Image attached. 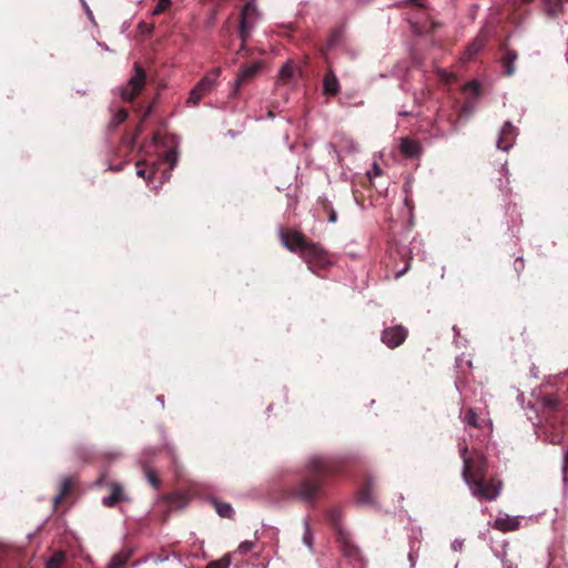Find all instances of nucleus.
Wrapping results in <instances>:
<instances>
[{"instance_id":"obj_1","label":"nucleus","mask_w":568,"mask_h":568,"mask_svg":"<svg viewBox=\"0 0 568 568\" xmlns=\"http://www.w3.org/2000/svg\"><path fill=\"white\" fill-rule=\"evenodd\" d=\"M343 463L327 456H313L305 466L304 474L293 484L285 486L283 493L287 498L314 505L325 494L328 478L339 474Z\"/></svg>"},{"instance_id":"obj_2","label":"nucleus","mask_w":568,"mask_h":568,"mask_svg":"<svg viewBox=\"0 0 568 568\" xmlns=\"http://www.w3.org/2000/svg\"><path fill=\"white\" fill-rule=\"evenodd\" d=\"M545 437L560 444L568 432V410L556 394H542L536 400Z\"/></svg>"},{"instance_id":"obj_3","label":"nucleus","mask_w":568,"mask_h":568,"mask_svg":"<svg viewBox=\"0 0 568 568\" xmlns=\"http://www.w3.org/2000/svg\"><path fill=\"white\" fill-rule=\"evenodd\" d=\"M283 245L292 253H298L312 272L326 270L333 262L329 253L318 243L308 240L303 233L293 230L281 232Z\"/></svg>"},{"instance_id":"obj_4","label":"nucleus","mask_w":568,"mask_h":568,"mask_svg":"<svg viewBox=\"0 0 568 568\" xmlns=\"http://www.w3.org/2000/svg\"><path fill=\"white\" fill-rule=\"evenodd\" d=\"M459 452L464 463L463 477L467 485L469 486L474 481L484 479L487 475L488 468L486 457L478 452L467 456L468 448L466 445L460 447Z\"/></svg>"},{"instance_id":"obj_5","label":"nucleus","mask_w":568,"mask_h":568,"mask_svg":"<svg viewBox=\"0 0 568 568\" xmlns=\"http://www.w3.org/2000/svg\"><path fill=\"white\" fill-rule=\"evenodd\" d=\"M260 18V12L253 0L246 2L240 13L239 37L242 40L241 49L245 47L246 41Z\"/></svg>"},{"instance_id":"obj_6","label":"nucleus","mask_w":568,"mask_h":568,"mask_svg":"<svg viewBox=\"0 0 568 568\" xmlns=\"http://www.w3.org/2000/svg\"><path fill=\"white\" fill-rule=\"evenodd\" d=\"M133 69L134 74L121 89V97L125 102H133L135 98L142 92L146 82V73L142 65L135 62Z\"/></svg>"},{"instance_id":"obj_7","label":"nucleus","mask_w":568,"mask_h":568,"mask_svg":"<svg viewBox=\"0 0 568 568\" xmlns=\"http://www.w3.org/2000/svg\"><path fill=\"white\" fill-rule=\"evenodd\" d=\"M469 488L475 497L491 501L499 496L501 481L495 478L487 480L486 477H484V479L470 484Z\"/></svg>"},{"instance_id":"obj_8","label":"nucleus","mask_w":568,"mask_h":568,"mask_svg":"<svg viewBox=\"0 0 568 568\" xmlns=\"http://www.w3.org/2000/svg\"><path fill=\"white\" fill-rule=\"evenodd\" d=\"M219 75L220 69L216 68L203 77L190 92L187 103H192V105L199 104V102L212 90Z\"/></svg>"},{"instance_id":"obj_9","label":"nucleus","mask_w":568,"mask_h":568,"mask_svg":"<svg viewBox=\"0 0 568 568\" xmlns=\"http://www.w3.org/2000/svg\"><path fill=\"white\" fill-rule=\"evenodd\" d=\"M408 336V329L403 325H394L383 329L381 339L390 349L400 346Z\"/></svg>"},{"instance_id":"obj_10","label":"nucleus","mask_w":568,"mask_h":568,"mask_svg":"<svg viewBox=\"0 0 568 568\" xmlns=\"http://www.w3.org/2000/svg\"><path fill=\"white\" fill-rule=\"evenodd\" d=\"M260 68L261 63L254 62L253 64L241 69L235 80L232 94L236 95L240 92L241 88L245 85L247 82H250L258 73Z\"/></svg>"},{"instance_id":"obj_11","label":"nucleus","mask_w":568,"mask_h":568,"mask_svg":"<svg viewBox=\"0 0 568 568\" xmlns=\"http://www.w3.org/2000/svg\"><path fill=\"white\" fill-rule=\"evenodd\" d=\"M516 136L517 128L509 121L505 122L499 133L497 148L503 151H508L513 146Z\"/></svg>"},{"instance_id":"obj_12","label":"nucleus","mask_w":568,"mask_h":568,"mask_svg":"<svg viewBox=\"0 0 568 568\" xmlns=\"http://www.w3.org/2000/svg\"><path fill=\"white\" fill-rule=\"evenodd\" d=\"M109 488L110 495L102 499L103 506L113 507L125 499L123 487L121 484L112 481L109 484Z\"/></svg>"},{"instance_id":"obj_13","label":"nucleus","mask_w":568,"mask_h":568,"mask_svg":"<svg viewBox=\"0 0 568 568\" xmlns=\"http://www.w3.org/2000/svg\"><path fill=\"white\" fill-rule=\"evenodd\" d=\"M339 81L332 69H328L323 79V92L326 95L335 97L339 92Z\"/></svg>"},{"instance_id":"obj_14","label":"nucleus","mask_w":568,"mask_h":568,"mask_svg":"<svg viewBox=\"0 0 568 568\" xmlns=\"http://www.w3.org/2000/svg\"><path fill=\"white\" fill-rule=\"evenodd\" d=\"M399 151L406 158L414 159L420 155L422 148L416 140L403 138L399 143Z\"/></svg>"},{"instance_id":"obj_15","label":"nucleus","mask_w":568,"mask_h":568,"mask_svg":"<svg viewBox=\"0 0 568 568\" xmlns=\"http://www.w3.org/2000/svg\"><path fill=\"white\" fill-rule=\"evenodd\" d=\"M520 521L517 517H510L508 515L497 517L494 521L493 527L499 531L508 532L515 531L519 528Z\"/></svg>"},{"instance_id":"obj_16","label":"nucleus","mask_w":568,"mask_h":568,"mask_svg":"<svg viewBox=\"0 0 568 568\" xmlns=\"http://www.w3.org/2000/svg\"><path fill=\"white\" fill-rule=\"evenodd\" d=\"M374 481L371 477L366 478L363 487L358 491V503L365 504V505H373L375 504V495H374Z\"/></svg>"},{"instance_id":"obj_17","label":"nucleus","mask_w":568,"mask_h":568,"mask_svg":"<svg viewBox=\"0 0 568 568\" xmlns=\"http://www.w3.org/2000/svg\"><path fill=\"white\" fill-rule=\"evenodd\" d=\"M336 539L345 556L353 557L357 555V548L352 544L349 535L346 531L342 530L341 528H337Z\"/></svg>"},{"instance_id":"obj_18","label":"nucleus","mask_w":568,"mask_h":568,"mask_svg":"<svg viewBox=\"0 0 568 568\" xmlns=\"http://www.w3.org/2000/svg\"><path fill=\"white\" fill-rule=\"evenodd\" d=\"M518 54L515 50L504 48V53L501 55L500 62L504 68V74L510 77L515 73V61L517 60Z\"/></svg>"},{"instance_id":"obj_19","label":"nucleus","mask_w":568,"mask_h":568,"mask_svg":"<svg viewBox=\"0 0 568 568\" xmlns=\"http://www.w3.org/2000/svg\"><path fill=\"white\" fill-rule=\"evenodd\" d=\"M132 552L130 550H121L118 554L113 555L106 568H122L126 565L129 559L131 558Z\"/></svg>"},{"instance_id":"obj_20","label":"nucleus","mask_w":568,"mask_h":568,"mask_svg":"<svg viewBox=\"0 0 568 568\" xmlns=\"http://www.w3.org/2000/svg\"><path fill=\"white\" fill-rule=\"evenodd\" d=\"M568 0H544L545 10L549 17H557L562 13L564 3Z\"/></svg>"},{"instance_id":"obj_21","label":"nucleus","mask_w":568,"mask_h":568,"mask_svg":"<svg viewBox=\"0 0 568 568\" xmlns=\"http://www.w3.org/2000/svg\"><path fill=\"white\" fill-rule=\"evenodd\" d=\"M295 67L293 65V63L286 62L280 70L278 82H281L282 84L288 83L293 79Z\"/></svg>"},{"instance_id":"obj_22","label":"nucleus","mask_w":568,"mask_h":568,"mask_svg":"<svg viewBox=\"0 0 568 568\" xmlns=\"http://www.w3.org/2000/svg\"><path fill=\"white\" fill-rule=\"evenodd\" d=\"M214 508L216 513L224 518H231L234 514L232 506L224 501L214 500Z\"/></svg>"},{"instance_id":"obj_23","label":"nucleus","mask_w":568,"mask_h":568,"mask_svg":"<svg viewBox=\"0 0 568 568\" xmlns=\"http://www.w3.org/2000/svg\"><path fill=\"white\" fill-rule=\"evenodd\" d=\"M165 500L168 501L169 507L172 509H180L186 504L185 498L180 494L166 496Z\"/></svg>"},{"instance_id":"obj_24","label":"nucleus","mask_w":568,"mask_h":568,"mask_svg":"<svg viewBox=\"0 0 568 568\" xmlns=\"http://www.w3.org/2000/svg\"><path fill=\"white\" fill-rule=\"evenodd\" d=\"M65 559L63 551H55L47 561V568H60Z\"/></svg>"},{"instance_id":"obj_25","label":"nucleus","mask_w":568,"mask_h":568,"mask_svg":"<svg viewBox=\"0 0 568 568\" xmlns=\"http://www.w3.org/2000/svg\"><path fill=\"white\" fill-rule=\"evenodd\" d=\"M128 115H129V113L125 109H119L112 116L110 126L112 129L119 126L121 123H123L128 119Z\"/></svg>"},{"instance_id":"obj_26","label":"nucleus","mask_w":568,"mask_h":568,"mask_svg":"<svg viewBox=\"0 0 568 568\" xmlns=\"http://www.w3.org/2000/svg\"><path fill=\"white\" fill-rule=\"evenodd\" d=\"M439 27L438 22L432 21L428 26L426 24H414V32L418 34L433 33Z\"/></svg>"},{"instance_id":"obj_27","label":"nucleus","mask_w":568,"mask_h":568,"mask_svg":"<svg viewBox=\"0 0 568 568\" xmlns=\"http://www.w3.org/2000/svg\"><path fill=\"white\" fill-rule=\"evenodd\" d=\"M144 471H145V476H146V479H148L149 484L152 487H154L155 489H159L160 486H161V479L159 478L156 473L153 469L149 468V467H145Z\"/></svg>"},{"instance_id":"obj_28","label":"nucleus","mask_w":568,"mask_h":568,"mask_svg":"<svg viewBox=\"0 0 568 568\" xmlns=\"http://www.w3.org/2000/svg\"><path fill=\"white\" fill-rule=\"evenodd\" d=\"M464 420H465V423H467L468 425H470L475 428L480 427V425L478 423V415L473 408H469L466 410Z\"/></svg>"},{"instance_id":"obj_29","label":"nucleus","mask_w":568,"mask_h":568,"mask_svg":"<svg viewBox=\"0 0 568 568\" xmlns=\"http://www.w3.org/2000/svg\"><path fill=\"white\" fill-rule=\"evenodd\" d=\"M484 47V41L479 38L475 39L471 44L467 48V54L469 58L476 55Z\"/></svg>"},{"instance_id":"obj_30","label":"nucleus","mask_w":568,"mask_h":568,"mask_svg":"<svg viewBox=\"0 0 568 568\" xmlns=\"http://www.w3.org/2000/svg\"><path fill=\"white\" fill-rule=\"evenodd\" d=\"M231 565L230 555L223 557L220 560L211 561L206 568H229Z\"/></svg>"},{"instance_id":"obj_31","label":"nucleus","mask_w":568,"mask_h":568,"mask_svg":"<svg viewBox=\"0 0 568 568\" xmlns=\"http://www.w3.org/2000/svg\"><path fill=\"white\" fill-rule=\"evenodd\" d=\"M254 547H255V542L254 541L245 540V541H242L239 545V547H237L235 552H237L240 555H245V554L252 551Z\"/></svg>"},{"instance_id":"obj_32","label":"nucleus","mask_w":568,"mask_h":568,"mask_svg":"<svg viewBox=\"0 0 568 568\" xmlns=\"http://www.w3.org/2000/svg\"><path fill=\"white\" fill-rule=\"evenodd\" d=\"M171 6V0H159L156 7L153 10V14L158 16L166 11Z\"/></svg>"},{"instance_id":"obj_33","label":"nucleus","mask_w":568,"mask_h":568,"mask_svg":"<svg viewBox=\"0 0 568 568\" xmlns=\"http://www.w3.org/2000/svg\"><path fill=\"white\" fill-rule=\"evenodd\" d=\"M342 38V33L339 30H333L331 33H329V37H328V41H327V45L328 48H334L341 40Z\"/></svg>"},{"instance_id":"obj_34","label":"nucleus","mask_w":568,"mask_h":568,"mask_svg":"<svg viewBox=\"0 0 568 568\" xmlns=\"http://www.w3.org/2000/svg\"><path fill=\"white\" fill-rule=\"evenodd\" d=\"M72 483L69 478H64L60 485V494L68 495L71 490Z\"/></svg>"},{"instance_id":"obj_35","label":"nucleus","mask_w":568,"mask_h":568,"mask_svg":"<svg viewBox=\"0 0 568 568\" xmlns=\"http://www.w3.org/2000/svg\"><path fill=\"white\" fill-rule=\"evenodd\" d=\"M304 526H305V532H304V537H303V541L305 545H307L308 547L312 546V534H311V529H310V525L307 521L304 523Z\"/></svg>"},{"instance_id":"obj_36","label":"nucleus","mask_w":568,"mask_h":568,"mask_svg":"<svg viewBox=\"0 0 568 568\" xmlns=\"http://www.w3.org/2000/svg\"><path fill=\"white\" fill-rule=\"evenodd\" d=\"M514 268H515V271H516L518 274H519L520 272H523V271H524V268H525V262H524V260H523L521 257H518V258H516V260H515V262H514Z\"/></svg>"},{"instance_id":"obj_37","label":"nucleus","mask_w":568,"mask_h":568,"mask_svg":"<svg viewBox=\"0 0 568 568\" xmlns=\"http://www.w3.org/2000/svg\"><path fill=\"white\" fill-rule=\"evenodd\" d=\"M409 267H410V263H409V261H407V262H406V264H405V266H404V268H402V270H399V271H397V272H396V274H395V278H399V277H402L405 273H407V271L409 270Z\"/></svg>"},{"instance_id":"obj_38","label":"nucleus","mask_w":568,"mask_h":568,"mask_svg":"<svg viewBox=\"0 0 568 568\" xmlns=\"http://www.w3.org/2000/svg\"><path fill=\"white\" fill-rule=\"evenodd\" d=\"M337 221V213L333 207H329L328 210V222L335 223Z\"/></svg>"},{"instance_id":"obj_39","label":"nucleus","mask_w":568,"mask_h":568,"mask_svg":"<svg viewBox=\"0 0 568 568\" xmlns=\"http://www.w3.org/2000/svg\"><path fill=\"white\" fill-rule=\"evenodd\" d=\"M404 4L405 6H415V7H419V8L424 7L422 0H405Z\"/></svg>"},{"instance_id":"obj_40","label":"nucleus","mask_w":568,"mask_h":568,"mask_svg":"<svg viewBox=\"0 0 568 568\" xmlns=\"http://www.w3.org/2000/svg\"><path fill=\"white\" fill-rule=\"evenodd\" d=\"M65 495L63 494H58L54 499H53V504H54V507L57 508L61 503L62 500L64 499Z\"/></svg>"},{"instance_id":"obj_41","label":"nucleus","mask_w":568,"mask_h":568,"mask_svg":"<svg viewBox=\"0 0 568 568\" xmlns=\"http://www.w3.org/2000/svg\"><path fill=\"white\" fill-rule=\"evenodd\" d=\"M151 112H152V104H150L148 106V109L145 110L142 121H144L151 114Z\"/></svg>"},{"instance_id":"obj_42","label":"nucleus","mask_w":568,"mask_h":568,"mask_svg":"<svg viewBox=\"0 0 568 568\" xmlns=\"http://www.w3.org/2000/svg\"><path fill=\"white\" fill-rule=\"evenodd\" d=\"M138 175H140L142 178H148V179L151 178V174L146 175V170H141V169L138 170Z\"/></svg>"},{"instance_id":"obj_43","label":"nucleus","mask_w":568,"mask_h":568,"mask_svg":"<svg viewBox=\"0 0 568 568\" xmlns=\"http://www.w3.org/2000/svg\"><path fill=\"white\" fill-rule=\"evenodd\" d=\"M337 518H338L337 511H332L331 519L335 526L337 525Z\"/></svg>"},{"instance_id":"obj_44","label":"nucleus","mask_w":568,"mask_h":568,"mask_svg":"<svg viewBox=\"0 0 568 568\" xmlns=\"http://www.w3.org/2000/svg\"><path fill=\"white\" fill-rule=\"evenodd\" d=\"M214 17H215V11H213V12H212V17H210L211 23L213 22Z\"/></svg>"}]
</instances>
